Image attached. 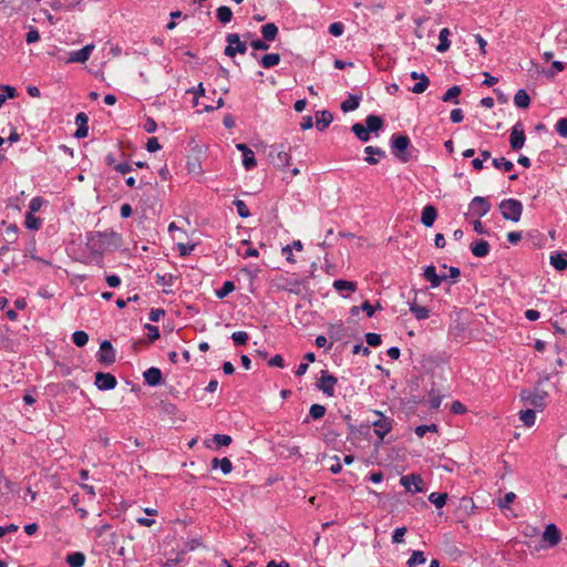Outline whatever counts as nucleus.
Returning a JSON list of instances; mask_svg holds the SVG:
<instances>
[{"label": "nucleus", "mask_w": 567, "mask_h": 567, "mask_svg": "<svg viewBox=\"0 0 567 567\" xmlns=\"http://www.w3.org/2000/svg\"><path fill=\"white\" fill-rule=\"evenodd\" d=\"M360 101H361V96L351 94L347 100H344L341 103V110L344 113L352 112L359 107Z\"/></svg>", "instance_id": "obj_31"}, {"label": "nucleus", "mask_w": 567, "mask_h": 567, "mask_svg": "<svg viewBox=\"0 0 567 567\" xmlns=\"http://www.w3.org/2000/svg\"><path fill=\"white\" fill-rule=\"evenodd\" d=\"M365 127L369 130V133H375L383 126V120L374 114H370L365 118Z\"/></svg>", "instance_id": "obj_27"}, {"label": "nucleus", "mask_w": 567, "mask_h": 567, "mask_svg": "<svg viewBox=\"0 0 567 567\" xmlns=\"http://www.w3.org/2000/svg\"><path fill=\"white\" fill-rule=\"evenodd\" d=\"M426 561L425 555L422 550H414L411 557L408 559V567H415L416 565H422Z\"/></svg>", "instance_id": "obj_42"}, {"label": "nucleus", "mask_w": 567, "mask_h": 567, "mask_svg": "<svg viewBox=\"0 0 567 567\" xmlns=\"http://www.w3.org/2000/svg\"><path fill=\"white\" fill-rule=\"evenodd\" d=\"M333 288L341 292L343 290H348L349 292H354L357 290V284L354 281H349L344 279H338L333 281Z\"/></svg>", "instance_id": "obj_37"}, {"label": "nucleus", "mask_w": 567, "mask_h": 567, "mask_svg": "<svg viewBox=\"0 0 567 567\" xmlns=\"http://www.w3.org/2000/svg\"><path fill=\"white\" fill-rule=\"evenodd\" d=\"M145 382L151 386H156L162 382V371L158 368L152 367L143 373Z\"/></svg>", "instance_id": "obj_21"}, {"label": "nucleus", "mask_w": 567, "mask_h": 567, "mask_svg": "<svg viewBox=\"0 0 567 567\" xmlns=\"http://www.w3.org/2000/svg\"><path fill=\"white\" fill-rule=\"evenodd\" d=\"M235 284L230 280H227L224 282L223 287L218 290H216L215 295L218 299L226 298L229 293H231L235 290Z\"/></svg>", "instance_id": "obj_45"}, {"label": "nucleus", "mask_w": 567, "mask_h": 567, "mask_svg": "<svg viewBox=\"0 0 567 567\" xmlns=\"http://www.w3.org/2000/svg\"><path fill=\"white\" fill-rule=\"evenodd\" d=\"M542 537L549 547H555L561 539L560 532L554 523H550L545 527Z\"/></svg>", "instance_id": "obj_14"}, {"label": "nucleus", "mask_w": 567, "mask_h": 567, "mask_svg": "<svg viewBox=\"0 0 567 567\" xmlns=\"http://www.w3.org/2000/svg\"><path fill=\"white\" fill-rule=\"evenodd\" d=\"M374 413L378 415V420L372 422L374 433L380 439V441H383L385 435L390 433L393 427V420L379 411H374Z\"/></svg>", "instance_id": "obj_7"}, {"label": "nucleus", "mask_w": 567, "mask_h": 567, "mask_svg": "<svg viewBox=\"0 0 567 567\" xmlns=\"http://www.w3.org/2000/svg\"><path fill=\"white\" fill-rule=\"evenodd\" d=\"M400 484L409 492L421 493L423 492V480L420 475L409 474L400 478Z\"/></svg>", "instance_id": "obj_10"}, {"label": "nucleus", "mask_w": 567, "mask_h": 567, "mask_svg": "<svg viewBox=\"0 0 567 567\" xmlns=\"http://www.w3.org/2000/svg\"><path fill=\"white\" fill-rule=\"evenodd\" d=\"M280 62V55L278 53H268L261 56L259 63L264 69H270L278 65Z\"/></svg>", "instance_id": "obj_33"}, {"label": "nucleus", "mask_w": 567, "mask_h": 567, "mask_svg": "<svg viewBox=\"0 0 567 567\" xmlns=\"http://www.w3.org/2000/svg\"><path fill=\"white\" fill-rule=\"evenodd\" d=\"M520 399L527 405H532L535 409L543 410L546 405L547 392L543 390H523L520 392Z\"/></svg>", "instance_id": "obj_5"}, {"label": "nucleus", "mask_w": 567, "mask_h": 567, "mask_svg": "<svg viewBox=\"0 0 567 567\" xmlns=\"http://www.w3.org/2000/svg\"><path fill=\"white\" fill-rule=\"evenodd\" d=\"M89 116L84 112H80L75 116V124L78 125V128L74 133V136L76 138H84L89 134Z\"/></svg>", "instance_id": "obj_18"}, {"label": "nucleus", "mask_w": 567, "mask_h": 567, "mask_svg": "<svg viewBox=\"0 0 567 567\" xmlns=\"http://www.w3.org/2000/svg\"><path fill=\"white\" fill-rule=\"evenodd\" d=\"M144 328H145V330H147V332H148V339H150L152 342H153V341H155V340H157V339L161 337V334H159V330H158V328H157L156 326H153V324H151V323H146V324L144 326Z\"/></svg>", "instance_id": "obj_60"}, {"label": "nucleus", "mask_w": 567, "mask_h": 567, "mask_svg": "<svg viewBox=\"0 0 567 567\" xmlns=\"http://www.w3.org/2000/svg\"><path fill=\"white\" fill-rule=\"evenodd\" d=\"M525 133L520 123H516L511 131L509 144L514 151L520 150L525 144Z\"/></svg>", "instance_id": "obj_13"}, {"label": "nucleus", "mask_w": 567, "mask_h": 567, "mask_svg": "<svg viewBox=\"0 0 567 567\" xmlns=\"http://www.w3.org/2000/svg\"><path fill=\"white\" fill-rule=\"evenodd\" d=\"M410 311L417 320H424L430 316V310L426 307L419 306L415 302H410Z\"/></svg>", "instance_id": "obj_38"}, {"label": "nucleus", "mask_w": 567, "mask_h": 567, "mask_svg": "<svg viewBox=\"0 0 567 567\" xmlns=\"http://www.w3.org/2000/svg\"><path fill=\"white\" fill-rule=\"evenodd\" d=\"M69 567H83L85 564V555L81 551H73L65 558Z\"/></svg>", "instance_id": "obj_28"}, {"label": "nucleus", "mask_w": 567, "mask_h": 567, "mask_svg": "<svg viewBox=\"0 0 567 567\" xmlns=\"http://www.w3.org/2000/svg\"><path fill=\"white\" fill-rule=\"evenodd\" d=\"M332 120H333V116L329 111H326V110L319 111L317 113V121H316L317 130L320 132L324 131L331 124Z\"/></svg>", "instance_id": "obj_25"}, {"label": "nucleus", "mask_w": 567, "mask_h": 567, "mask_svg": "<svg viewBox=\"0 0 567 567\" xmlns=\"http://www.w3.org/2000/svg\"><path fill=\"white\" fill-rule=\"evenodd\" d=\"M489 209L491 204L485 197L476 196L470 203V212L478 218L484 217Z\"/></svg>", "instance_id": "obj_11"}, {"label": "nucleus", "mask_w": 567, "mask_h": 567, "mask_svg": "<svg viewBox=\"0 0 567 567\" xmlns=\"http://www.w3.org/2000/svg\"><path fill=\"white\" fill-rule=\"evenodd\" d=\"M326 408L321 404H312L309 409V416L312 420H319L324 416Z\"/></svg>", "instance_id": "obj_47"}, {"label": "nucleus", "mask_w": 567, "mask_h": 567, "mask_svg": "<svg viewBox=\"0 0 567 567\" xmlns=\"http://www.w3.org/2000/svg\"><path fill=\"white\" fill-rule=\"evenodd\" d=\"M462 90L458 85L451 86L442 96L443 102L453 101L455 104H458L457 97L460 96Z\"/></svg>", "instance_id": "obj_39"}, {"label": "nucleus", "mask_w": 567, "mask_h": 567, "mask_svg": "<svg viewBox=\"0 0 567 567\" xmlns=\"http://www.w3.org/2000/svg\"><path fill=\"white\" fill-rule=\"evenodd\" d=\"M236 148L243 154V166L249 171L257 165L255 153L244 143L236 144Z\"/></svg>", "instance_id": "obj_16"}, {"label": "nucleus", "mask_w": 567, "mask_h": 567, "mask_svg": "<svg viewBox=\"0 0 567 567\" xmlns=\"http://www.w3.org/2000/svg\"><path fill=\"white\" fill-rule=\"evenodd\" d=\"M94 50V44H86L80 50H75L70 52L68 62L71 63H84L90 59L92 51Z\"/></svg>", "instance_id": "obj_15"}, {"label": "nucleus", "mask_w": 567, "mask_h": 567, "mask_svg": "<svg viewBox=\"0 0 567 567\" xmlns=\"http://www.w3.org/2000/svg\"><path fill=\"white\" fill-rule=\"evenodd\" d=\"M165 315V311L164 309H161V308H153L151 309L150 313H148V319L152 321V322H157L161 320L162 317H164Z\"/></svg>", "instance_id": "obj_62"}, {"label": "nucleus", "mask_w": 567, "mask_h": 567, "mask_svg": "<svg viewBox=\"0 0 567 567\" xmlns=\"http://www.w3.org/2000/svg\"><path fill=\"white\" fill-rule=\"evenodd\" d=\"M352 132L361 142H368L370 140L369 130H367V127H364L360 123H355L352 125Z\"/></svg>", "instance_id": "obj_43"}, {"label": "nucleus", "mask_w": 567, "mask_h": 567, "mask_svg": "<svg viewBox=\"0 0 567 567\" xmlns=\"http://www.w3.org/2000/svg\"><path fill=\"white\" fill-rule=\"evenodd\" d=\"M96 358L99 362L107 365L115 362L116 352L109 340L101 342Z\"/></svg>", "instance_id": "obj_9"}, {"label": "nucleus", "mask_w": 567, "mask_h": 567, "mask_svg": "<svg viewBox=\"0 0 567 567\" xmlns=\"http://www.w3.org/2000/svg\"><path fill=\"white\" fill-rule=\"evenodd\" d=\"M250 47L257 51H266L270 48L268 41L262 39H256L250 42Z\"/></svg>", "instance_id": "obj_55"}, {"label": "nucleus", "mask_w": 567, "mask_h": 567, "mask_svg": "<svg viewBox=\"0 0 567 567\" xmlns=\"http://www.w3.org/2000/svg\"><path fill=\"white\" fill-rule=\"evenodd\" d=\"M269 157L277 167H287L290 164V154L285 150L284 145H272L269 151Z\"/></svg>", "instance_id": "obj_8"}, {"label": "nucleus", "mask_w": 567, "mask_h": 567, "mask_svg": "<svg viewBox=\"0 0 567 567\" xmlns=\"http://www.w3.org/2000/svg\"><path fill=\"white\" fill-rule=\"evenodd\" d=\"M502 217L514 223L519 221L523 214V204L515 198L503 199L498 205Z\"/></svg>", "instance_id": "obj_2"}, {"label": "nucleus", "mask_w": 567, "mask_h": 567, "mask_svg": "<svg viewBox=\"0 0 567 567\" xmlns=\"http://www.w3.org/2000/svg\"><path fill=\"white\" fill-rule=\"evenodd\" d=\"M556 131L560 136L567 137V117H561L557 121Z\"/></svg>", "instance_id": "obj_61"}, {"label": "nucleus", "mask_w": 567, "mask_h": 567, "mask_svg": "<svg viewBox=\"0 0 567 567\" xmlns=\"http://www.w3.org/2000/svg\"><path fill=\"white\" fill-rule=\"evenodd\" d=\"M234 205H235V207H236L237 214H238L241 218H247V217H249V216H250L249 208L247 207V205L245 204V202H244V200H241V199H235Z\"/></svg>", "instance_id": "obj_52"}, {"label": "nucleus", "mask_w": 567, "mask_h": 567, "mask_svg": "<svg viewBox=\"0 0 567 567\" xmlns=\"http://www.w3.org/2000/svg\"><path fill=\"white\" fill-rule=\"evenodd\" d=\"M72 341L76 347H84L89 341V334L85 331L78 330L73 332Z\"/></svg>", "instance_id": "obj_46"}, {"label": "nucleus", "mask_w": 567, "mask_h": 567, "mask_svg": "<svg viewBox=\"0 0 567 567\" xmlns=\"http://www.w3.org/2000/svg\"><path fill=\"white\" fill-rule=\"evenodd\" d=\"M411 146V141L408 135L393 134L391 137V151L392 154L399 158L402 163H406L410 159L408 148Z\"/></svg>", "instance_id": "obj_3"}, {"label": "nucleus", "mask_w": 567, "mask_h": 567, "mask_svg": "<svg viewBox=\"0 0 567 567\" xmlns=\"http://www.w3.org/2000/svg\"><path fill=\"white\" fill-rule=\"evenodd\" d=\"M492 163L496 169H499L503 172H511L514 168L513 162L506 159L505 157L493 158Z\"/></svg>", "instance_id": "obj_41"}, {"label": "nucleus", "mask_w": 567, "mask_h": 567, "mask_svg": "<svg viewBox=\"0 0 567 567\" xmlns=\"http://www.w3.org/2000/svg\"><path fill=\"white\" fill-rule=\"evenodd\" d=\"M529 103H530V97L528 95V93L524 90V89H520L518 90L515 95H514V104L519 107V109H527L529 106Z\"/></svg>", "instance_id": "obj_29"}, {"label": "nucleus", "mask_w": 567, "mask_h": 567, "mask_svg": "<svg viewBox=\"0 0 567 567\" xmlns=\"http://www.w3.org/2000/svg\"><path fill=\"white\" fill-rule=\"evenodd\" d=\"M364 152L367 153V157L364 158V161L370 164V165H375L379 163V159L381 157H384L385 156V152L380 148V147H377V146H367L364 148Z\"/></svg>", "instance_id": "obj_22"}, {"label": "nucleus", "mask_w": 567, "mask_h": 567, "mask_svg": "<svg viewBox=\"0 0 567 567\" xmlns=\"http://www.w3.org/2000/svg\"><path fill=\"white\" fill-rule=\"evenodd\" d=\"M19 227L16 224H9L6 227V236L8 243H14L18 239Z\"/></svg>", "instance_id": "obj_54"}, {"label": "nucleus", "mask_w": 567, "mask_h": 567, "mask_svg": "<svg viewBox=\"0 0 567 567\" xmlns=\"http://www.w3.org/2000/svg\"><path fill=\"white\" fill-rule=\"evenodd\" d=\"M516 498L515 493L508 492L505 494L503 498L498 501V506L501 508H507Z\"/></svg>", "instance_id": "obj_57"}, {"label": "nucleus", "mask_w": 567, "mask_h": 567, "mask_svg": "<svg viewBox=\"0 0 567 567\" xmlns=\"http://www.w3.org/2000/svg\"><path fill=\"white\" fill-rule=\"evenodd\" d=\"M94 384L101 391H110L116 386L117 381L111 373L97 372L95 373Z\"/></svg>", "instance_id": "obj_12"}, {"label": "nucleus", "mask_w": 567, "mask_h": 567, "mask_svg": "<svg viewBox=\"0 0 567 567\" xmlns=\"http://www.w3.org/2000/svg\"><path fill=\"white\" fill-rule=\"evenodd\" d=\"M450 33L451 32H450V30L447 28H443L440 31V34H439L440 43L436 47V50L439 52H445V51H447L450 49V45H451V42L449 40Z\"/></svg>", "instance_id": "obj_34"}, {"label": "nucleus", "mask_w": 567, "mask_h": 567, "mask_svg": "<svg viewBox=\"0 0 567 567\" xmlns=\"http://www.w3.org/2000/svg\"><path fill=\"white\" fill-rule=\"evenodd\" d=\"M429 501L434 504L436 508H442L446 504L447 494L433 492L429 495Z\"/></svg>", "instance_id": "obj_44"}, {"label": "nucleus", "mask_w": 567, "mask_h": 567, "mask_svg": "<svg viewBox=\"0 0 567 567\" xmlns=\"http://www.w3.org/2000/svg\"><path fill=\"white\" fill-rule=\"evenodd\" d=\"M550 265L557 270H565L567 268V254H554L549 258Z\"/></svg>", "instance_id": "obj_32"}, {"label": "nucleus", "mask_w": 567, "mask_h": 567, "mask_svg": "<svg viewBox=\"0 0 567 567\" xmlns=\"http://www.w3.org/2000/svg\"><path fill=\"white\" fill-rule=\"evenodd\" d=\"M120 246V236L115 231H92L86 236V248L93 255L102 256L116 250Z\"/></svg>", "instance_id": "obj_1"}, {"label": "nucleus", "mask_w": 567, "mask_h": 567, "mask_svg": "<svg viewBox=\"0 0 567 567\" xmlns=\"http://www.w3.org/2000/svg\"><path fill=\"white\" fill-rule=\"evenodd\" d=\"M344 32V25L341 22H333L329 25V33L333 37H340Z\"/></svg>", "instance_id": "obj_59"}, {"label": "nucleus", "mask_w": 567, "mask_h": 567, "mask_svg": "<svg viewBox=\"0 0 567 567\" xmlns=\"http://www.w3.org/2000/svg\"><path fill=\"white\" fill-rule=\"evenodd\" d=\"M337 383L338 379L334 375L330 374L327 370H322L316 385L323 394L332 398L336 394Z\"/></svg>", "instance_id": "obj_6"}, {"label": "nucleus", "mask_w": 567, "mask_h": 567, "mask_svg": "<svg viewBox=\"0 0 567 567\" xmlns=\"http://www.w3.org/2000/svg\"><path fill=\"white\" fill-rule=\"evenodd\" d=\"M24 226L29 230H39L42 227V219L40 217H37L34 214L27 213L25 214V220Z\"/></svg>", "instance_id": "obj_35"}, {"label": "nucleus", "mask_w": 567, "mask_h": 567, "mask_svg": "<svg viewBox=\"0 0 567 567\" xmlns=\"http://www.w3.org/2000/svg\"><path fill=\"white\" fill-rule=\"evenodd\" d=\"M176 278L177 277L173 274L155 275L156 284L163 287V292L166 295L173 293L172 286L174 285Z\"/></svg>", "instance_id": "obj_19"}, {"label": "nucleus", "mask_w": 567, "mask_h": 567, "mask_svg": "<svg viewBox=\"0 0 567 567\" xmlns=\"http://www.w3.org/2000/svg\"><path fill=\"white\" fill-rule=\"evenodd\" d=\"M377 308L381 309L380 303H378L377 307H373L369 301H364L361 306V310H363L369 318L374 315Z\"/></svg>", "instance_id": "obj_63"}, {"label": "nucleus", "mask_w": 567, "mask_h": 567, "mask_svg": "<svg viewBox=\"0 0 567 567\" xmlns=\"http://www.w3.org/2000/svg\"><path fill=\"white\" fill-rule=\"evenodd\" d=\"M227 47L224 50V54L229 58H234L237 53L245 54L247 52V43L240 40L238 33H228L226 35Z\"/></svg>", "instance_id": "obj_4"}, {"label": "nucleus", "mask_w": 567, "mask_h": 567, "mask_svg": "<svg viewBox=\"0 0 567 567\" xmlns=\"http://www.w3.org/2000/svg\"><path fill=\"white\" fill-rule=\"evenodd\" d=\"M249 336L246 331H235L231 334V340L236 346H244L247 343Z\"/></svg>", "instance_id": "obj_53"}, {"label": "nucleus", "mask_w": 567, "mask_h": 567, "mask_svg": "<svg viewBox=\"0 0 567 567\" xmlns=\"http://www.w3.org/2000/svg\"><path fill=\"white\" fill-rule=\"evenodd\" d=\"M216 17L219 22L226 24L231 21L233 11L227 6H221L216 10Z\"/></svg>", "instance_id": "obj_40"}, {"label": "nucleus", "mask_w": 567, "mask_h": 567, "mask_svg": "<svg viewBox=\"0 0 567 567\" xmlns=\"http://www.w3.org/2000/svg\"><path fill=\"white\" fill-rule=\"evenodd\" d=\"M443 400V395L436 393L434 390L429 393V408L431 410H439Z\"/></svg>", "instance_id": "obj_48"}, {"label": "nucleus", "mask_w": 567, "mask_h": 567, "mask_svg": "<svg viewBox=\"0 0 567 567\" xmlns=\"http://www.w3.org/2000/svg\"><path fill=\"white\" fill-rule=\"evenodd\" d=\"M260 32L266 41H274L278 34V28L275 23H266L261 25Z\"/></svg>", "instance_id": "obj_30"}, {"label": "nucleus", "mask_w": 567, "mask_h": 567, "mask_svg": "<svg viewBox=\"0 0 567 567\" xmlns=\"http://www.w3.org/2000/svg\"><path fill=\"white\" fill-rule=\"evenodd\" d=\"M519 420L523 422L525 426H533L536 422V413L533 409L522 410L519 412Z\"/></svg>", "instance_id": "obj_36"}, {"label": "nucleus", "mask_w": 567, "mask_h": 567, "mask_svg": "<svg viewBox=\"0 0 567 567\" xmlns=\"http://www.w3.org/2000/svg\"><path fill=\"white\" fill-rule=\"evenodd\" d=\"M423 276L427 281L431 282L432 288H437L442 281L447 278L445 274L439 275L436 272L435 266L433 265H429L424 268Z\"/></svg>", "instance_id": "obj_17"}, {"label": "nucleus", "mask_w": 567, "mask_h": 567, "mask_svg": "<svg viewBox=\"0 0 567 567\" xmlns=\"http://www.w3.org/2000/svg\"><path fill=\"white\" fill-rule=\"evenodd\" d=\"M489 244L484 240H477L471 245V251L475 257L483 258L489 252Z\"/></svg>", "instance_id": "obj_24"}, {"label": "nucleus", "mask_w": 567, "mask_h": 567, "mask_svg": "<svg viewBox=\"0 0 567 567\" xmlns=\"http://www.w3.org/2000/svg\"><path fill=\"white\" fill-rule=\"evenodd\" d=\"M146 150L151 153L157 152L161 150V144L156 137L148 138L146 143Z\"/></svg>", "instance_id": "obj_64"}, {"label": "nucleus", "mask_w": 567, "mask_h": 567, "mask_svg": "<svg viewBox=\"0 0 567 567\" xmlns=\"http://www.w3.org/2000/svg\"><path fill=\"white\" fill-rule=\"evenodd\" d=\"M212 468L217 470L219 468L224 475L229 474L233 471V463L228 457L223 458H213L212 460Z\"/></svg>", "instance_id": "obj_26"}, {"label": "nucleus", "mask_w": 567, "mask_h": 567, "mask_svg": "<svg viewBox=\"0 0 567 567\" xmlns=\"http://www.w3.org/2000/svg\"><path fill=\"white\" fill-rule=\"evenodd\" d=\"M437 217V210L436 208L433 206V205H426L423 209H422V214H421V223L425 226V227H432L435 219Z\"/></svg>", "instance_id": "obj_20"}, {"label": "nucleus", "mask_w": 567, "mask_h": 567, "mask_svg": "<svg viewBox=\"0 0 567 567\" xmlns=\"http://www.w3.org/2000/svg\"><path fill=\"white\" fill-rule=\"evenodd\" d=\"M439 431V426L434 423L432 424H423L415 427V434L419 437H423L427 432L436 433Z\"/></svg>", "instance_id": "obj_50"}, {"label": "nucleus", "mask_w": 567, "mask_h": 567, "mask_svg": "<svg viewBox=\"0 0 567 567\" xmlns=\"http://www.w3.org/2000/svg\"><path fill=\"white\" fill-rule=\"evenodd\" d=\"M406 534L405 527H398L394 529L392 535V542L394 544H401L404 542V535Z\"/></svg>", "instance_id": "obj_58"}, {"label": "nucleus", "mask_w": 567, "mask_h": 567, "mask_svg": "<svg viewBox=\"0 0 567 567\" xmlns=\"http://www.w3.org/2000/svg\"><path fill=\"white\" fill-rule=\"evenodd\" d=\"M212 442L214 443V446L209 442H205L206 447L208 449H215L219 450L223 446H228L231 444L233 439L231 436L227 434H214L212 437Z\"/></svg>", "instance_id": "obj_23"}, {"label": "nucleus", "mask_w": 567, "mask_h": 567, "mask_svg": "<svg viewBox=\"0 0 567 567\" xmlns=\"http://www.w3.org/2000/svg\"><path fill=\"white\" fill-rule=\"evenodd\" d=\"M429 85L430 79L424 75L411 87V91L415 94H421L427 89Z\"/></svg>", "instance_id": "obj_49"}, {"label": "nucleus", "mask_w": 567, "mask_h": 567, "mask_svg": "<svg viewBox=\"0 0 567 567\" xmlns=\"http://www.w3.org/2000/svg\"><path fill=\"white\" fill-rule=\"evenodd\" d=\"M47 202L40 197H33L29 203V210L27 213L35 214L39 212Z\"/></svg>", "instance_id": "obj_51"}, {"label": "nucleus", "mask_w": 567, "mask_h": 567, "mask_svg": "<svg viewBox=\"0 0 567 567\" xmlns=\"http://www.w3.org/2000/svg\"><path fill=\"white\" fill-rule=\"evenodd\" d=\"M365 341L370 347H378L381 344V336L374 332H368L365 334Z\"/></svg>", "instance_id": "obj_56"}]
</instances>
